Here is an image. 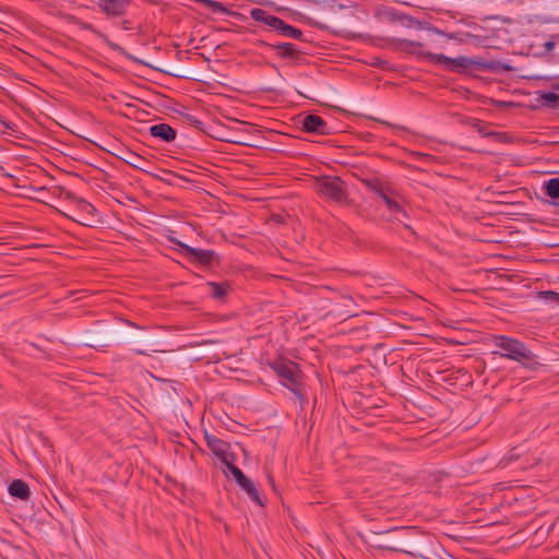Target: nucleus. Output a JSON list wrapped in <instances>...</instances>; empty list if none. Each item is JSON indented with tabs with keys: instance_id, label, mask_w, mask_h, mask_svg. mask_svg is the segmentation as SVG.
Wrapping results in <instances>:
<instances>
[{
	"instance_id": "obj_1",
	"label": "nucleus",
	"mask_w": 559,
	"mask_h": 559,
	"mask_svg": "<svg viewBox=\"0 0 559 559\" xmlns=\"http://www.w3.org/2000/svg\"><path fill=\"white\" fill-rule=\"evenodd\" d=\"M207 444L213 453L225 466L226 474H230L237 484L259 504H262L259 492L252 481L248 479L242 472L234 465L235 455L230 450V445L222 440L209 438Z\"/></svg>"
},
{
	"instance_id": "obj_2",
	"label": "nucleus",
	"mask_w": 559,
	"mask_h": 559,
	"mask_svg": "<svg viewBox=\"0 0 559 559\" xmlns=\"http://www.w3.org/2000/svg\"><path fill=\"white\" fill-rule=\"evenodd\" d=\"M493 344L498 348L495 353L501 357H507L527 367L537 365L534 354L524 344L514 338L499 335L493 338Z\"/></svg>"
},
{
	"instance_id": "obj_3",
	"label": "nucleus",
	"mask_w": 559,
	"mask_h": 559,
	"mask_svg": "<svg viewBox=\"0 0 559 559\" xmlns=\"http://www.w3.org/2000/svg\"><path fill=\"white\" fill-rule=\"evenodd\" d=\"M428 58L432 63L441 67L444 70L453 72L464 71L468 69L472 64H474V61L472 59L463 56L450 58L442 53H433L429 55Z\"/></svg>"
},
{
	"instance_id": "obj_4",
	"label": "nucleus",
	"mask_w": 559,
	"mask_h": 559,
	"mask_svg": "<svg viewBox=\"0 0 559 559\" xmlns=\"http://www.w3.org/2000/svg\"><path fill=\"white\" fill-rule=\"evenodd\" d=\"M317 191L336 202H341L344 199V187L343 182L334 177H324L318 180L316 185Z\"/></svg>"
},
{
	"instance_id": "obj_5",
	"label": "nucleus",
	"mask_w": 559,
	"mask_h": 559,
	"mask_svg": "<svg viewBox=\"0 0 559 559\" xmlns=\"http://www.w3.org/2000/svg\"><path fill=\"white\" fill-rule=\"evenodd\" d=\"M376 193L378 201L381 202L389 211V218L402 221V218L405 217V213L400 201L393 194L384 191H377Z\"/></svg>"
},
{
	"instance_id": "obj_6",
	"label": "nucleus",
	"mask_w": 559,
	"mask_h": 559,
	"mask_svg": "<svg viewBox=\"0 0 559 559\" xmlns=\"http://www.w3.org/2000/svg\"><path fill=\"white\" fill-rule=\"evenodd\" d=\"M277 374L282 378L283 383L293 391H296V385L299 381V370L297 366L292 362L280 364L275 367Z\"/></svg>"
},
{
	"instance_id": "obj_7",
	"label": "nucleus",
	"mask_w": 559,
	"mask_h": 559,
	"mask_svg": "<svg viewBox=\"0 0 559 559\" xmlns=\"http://www.w3.org/2000/svg\"><path fill=\"white\" fill-rule=\"evenodd\" d=\"M178 246L180 247L182 254L191 261L199 262L203 265H210L214 261V253L212 251L195 249L182 242H179Z\"/></svg>"
},
{
	"instance_id": "obj_8",
	"label": "nucleus",
	"mask_w": 559,
	"mask_h": 559,
	"mask_svg": "<svg viewBox=\"0 0 559 559\" xmlns=\"http://www.w3.org/2000/svg\"><path fill=\"white\" fill-rule=\"evenodd\" d=\"M150 132L153 136L159 138L166 142L173 141L176 135L174 129L170 126L165 124V123L152 126L150 128Z\"/></svg>"
},
{
	"instance_id": "obj_9",
	"label": "nucleus",
	"mask_w": 559,
	"mask_h": 559,
	"mask_svg": "<svg viewBox=\"0 0 559 559\" xmlns=\"http://www.w3.org/2000/svg\"><path fill=\"white\" fill-rule=\"evenodd\" d=\"M128 0H99L102 9L111 15H117L123 12Z\"/></svg>"
},
{
	"instance_id": "obj_10",
	"label": "nucleus",
	"mask_w": 559,
	"mask_h": 559,
	"mask_svg": "<svg viewBox=\"0 0 559 559\" xmlns=\"http://www.w3.org/2000/svg\"><path fill=\"white\" fill-rule=\"evenodd\" d=\"M302 126L308 132H324V122L319 116H307L302 121Z\"/></svg>"
},
{
	"instance_id": "obj_11",
	"label": "nucleus",
	"mask_w": 559,
	"mask_h": 559,
	"mask_svg": "<svg viewBox=\"0 0 559 559\" xmlns=\"http://www.w3.org/2000/svg\"><path fill=\"white\" fill-rule=\"evenodd\" d=\"M8 490L11 496L17 497L21 499H26L29 495L28 486L25 483H23L22 480H13L10 484Z\"/></svg>"
},
{
	"instance_id": "obj_12",
	"label": "nucleus",
	"mask_w": 559,
	"mask_h": 559,
	"mask_svg": "<svg viewBox=\"0 0 559 559\" xmlns=\"http://www.w3.org/2000/svg\"><path fill=\"white\" fill-rule=\"evenodd\" d=\"M544 187L546 189V193L552 198L558 199L559 198V178H552L549 179L544 183Z\"/></svg>"
},
{
	"instance_id": "obj_13",
	"label": "nucleus",
	"mask_w": 559,
	"mask_h": 559,
	"mask_svg": "<svg viewBox=\"0 0 559 559\" xmlns=\"http://www.w3.org/2000/svg\"><path fill=\"white\" fill-rule=\"evenodd\" d=\"M202 3L205 4L206 8H209L213 13H219V14H226L228 13L227 9L217 1L214 0H200Z\"/></svg>"
},
{
	"instance_id": "obj_14",
	"label": "nucleus",
	"mask_w": 559,
	"mask_h": 559,
	"mask_svg": "<svg viewBox=\"0 0 559 559\" xmlns=\"http://www.w3.org/2000/svg\"><path fill=\"white\" fill-rule=\"evenodd\" d=\"M542 100L545 104L552 106H559V95L554 92H546L540 95Z\"/></svg>"
},
{
	"instance_id": "obj_15",
	"label": "nucleus",
	"mask_w": 559,
	"mask_h": 559,
	"mask_svg": "<svg viewBox=\"0 0 559 559\" xmlns=\"http://www.w3.org/2000/svg\"><path fill=\"white\" fill-rule=\"evenodd\" d=\"M250 14L254 21L262 23H265L267 17L270 16V14L262 9H253L251 10Z\"/></svg>"
},
{
	"instance_id": "obj_16",
	"label": "nucleus",
	"mask_w": 559,
	"mask_h": 559,
	"mask_svg": "<svg viewBox=\"0 0 559 559\" xmlns=\"http://www.w3.org/2000/svg\"><path fill=\"white\" fill-rule=\"evenodd\" d=\"M539 297L549 302H556L559 305V293H555L551 290H545L539 293Z\"/></svg>"
},
{
	"instance_id": "obj_17",
	"label": "nucleus",
	"mask_w": 559,
	"mask_h": 559,
	"mask_svg": "<svg viewBox=\"0 0 559 559\" xmlns=\"http://www.w3.org/2000/svg\"><path fill=\"white\" fill-rule=\"evenodd\" d=\"M281 33L290 37H298L300 32L293 26H289L283 22L282 28H280Z\"/></svg>"
},
{
	"instance_id": "obj_18",
	"label": "nucleus",
	"mask_w": 559,
	"mask_h": 559,
	"mask_svg": "<svg viewBox=\"0 0 559 559\" xmlns=\"http://www.w3.org/2000/svg\"><path fill=\"white\" fill-rule=\"evenodd\" d=\"M264 24L280 31V28H282L283 21L280 20L278 17L270 14V16L267 17V20Z\"/></svg>"
},
{
	"instance_id": "obj_19",
	"label": "nucleus",
	"mask_w": 559,
	"mask_h": 559,
	"mask_svg": "<svg viewBox=\"0 0 559 559\" xmlns=\"http://www.w3.org/2000/svg\"><path fill=\"white\" fill-rule=\"evenodd\" d=\"M210 287L212 289V294L216 298H222L225 295V288L216 283H210Z\"/></svg>"
},
{
	"instance_id": "obj_20",
	"label": "nucleus",
	"mask_w": 559,
	"mask_h": 559,
	"mask_svg": "<svg viewBox=\"0 0 559 559\" xmlns=\"http://www.w3.org/2000/svg\"><path fill=\"white\" fill-rule=\"evenodd\" d=\"M81 206H82V210H84V211H86V212H88V213H91V212H94V211H95L94 206H93V205H91L90 203H86V202H83V203L81 204Z\"/></svg>"
},
{
	"instance_id": "obj_21",
	"label": "nucleus",
	"mask_w": 559,
	"mask_h": 559,
	"mask_svg": "<svg viewBox=\"0 0 559 559\" xmlns=\"http://www.w3.org/2000/svg\"><path fill=\"white\" fill-rule=\"evenodd\" d=\"M546 46H547V48L549 49V48H551V47H552V43H547V44H546Z\"/></svg>"
}]
</instances>
